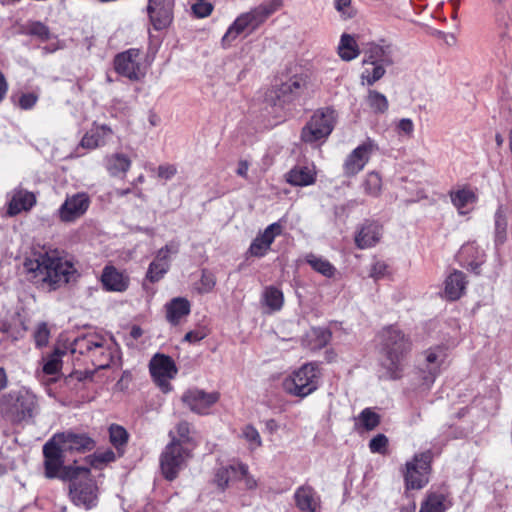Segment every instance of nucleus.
<instances>
[{
	"label": "nucleus",
	"mask_w": 512,
	"mask_h": 512,
	"mask_svg": "<svg viewBox=\"0 0 512 512\" xmlns=\"http://www.w3.org/2000/svg\"><path fill=\"white\" fill-rule=\"evenodd\" d=\"M23 268L29 281L49 291L74 282L78 277L74 264L62 251L45 247L33 250L25 258Z\"/></svg>",
	"instance_id": "1"
},
{
	"label": "nucleus",
	"mask_w": 512,
	"mask_h": 512,
	"mask_svg": "<svg viewBox=\"0 0 512 512\" xmlns=\"http://www.w3.org/2000/svg\"><path fill=\"white\" fill-rule=\"evenodd\" d=\"M380 349L383 355L382 366L386 377L398 379L401 376L407 355L411 351L412 342L400 329L388 326L379 334Z\"/></svg>",
	"instance_id": "2"
},
{
	"label": "nucleus",
	"mask_w": 512,
	"mask_h": 512,
	"mask_svg": "<svg viewBox=\"0 0 512 512\" xmlns=\"http://www.w3.org/2000/svg\"><path fill=\"white\" fill-rule=\"evenodd\" d=\"M283 7L282 0H265L247 12L241 13L228 27L222 44L229 46L239 36H248Z\"/></svg>",
	"instance_id": "3"
},
{
	"label": "nucleus",
	"mask_w": 512,
	"mask_h": 512,
	"mask_svg": "<svg viewBox=\"0 0 512 512\" xmlns=\"http://www.w3.org/2000/svg\"><path fill=\"white\" fill-rule=\"evenodd\" d=\"M71 352L86 355L96 369H105L112 363L115 344L100 334L91 333L76 338Z\"/></svg>",
	"instance_id": "4"
},
{
	"label": "nucleus",
	"mask_w": 512,
	"mask_h": 512,
	"mask_svg": "<svg viewBox=\"0 0 512 512\" xmlns=\"http://www.w3.org/2000/svg\"><path fill=\"white\" fill-rule=\"evenodd\" d=\"M0 410L4 417L13 423L33 418L38 410L36 396L25 389L11 391L1 398Z\"/></svg>",
	"instance_id": "5"
},
{
	"label": "nucleus",
	"mask_w": 512,
	"mask_h": 512,
	"mask_svg": "<svg viewBox=\"0 0 512 512\" xmlns=\"http://www.w3.org/2000/svg\"><path fill=\"white\" fill-rule=\"evenodd\" d=\"M44 475L48 479L72 480L80 473L87 474V468L65 466V453L51 438L43 446Z\"/></svg>",
	"instance_id": "6"
},
{
	"label": "nucleus",
	"mask_w": 512,
	"mask_h": 512,
	"mask_svg": "<svg viewBox=\"0 0 512 512\" xmlns=\"http://www.w3.org/2000/svg\"><path fill=\"white\" fill-rule=\"evenodd\" d=\"M321 372L318 365L308 363L294 371L283 382L284 390L293 396L305 398L319 387Z\"/></svg>",
	"instance_id": "7"
},
{
	"label": "nucleus",
	"mask_w": 512,
	"mask_h": 512,
	"mask_svg": "<svg viewBox=\"0 0 512 512\" xmlns=\"http://www.w3.org/2000/svg\"><path fill=\"white\" fill-rule=\"evenodd\" d=\"M433 456L432 450L428 449L416 453L411 460L405 463L401 472L406 490H420L429 483Z\"/></svg>",
	"instance_id": "8"
},
{
	"label": "nucleus",
	"mask_w": 512,
	"mask_h": 512,
	"mask_svg": "<svg viewBox=\"0 0 512 512\" xmlns=\"http://www.w3.org/2000/svg\"><path fill=\"white\" fill-rule=\"evenodd\" d=\"M191 457V451L182 446L180 441L172 437L171 442L165 447L160 456V468L165 479L174 480L180 470H182L188 459Z\"/></svg>",
	"instance_id": "9"
},
{
	"label": "nucleus",
	"mask_w": 512,
	"mask_h": 512,
	"mask_svg": "<svg viewBox=\"0 0 512 512\" xmlns=\"http://www.w3.org/2000/svg\"><path fill=\"white\" fill-rule=\"evenodd\" d=\"M334 124L335 111L333 109L317 110L302 128L301 139L310 144L324 140L331 134Z\"/></svg>",
	"instance_id": "10"
},
{
	"label": "nucleus",
	"mask_w": 512,
	"mask_h": 512,
	"mask_svg": "<svg viewBox=\"0 0 512 512\" xmlns=\"http://www.w3.org/2000/svg\"><path fill=\"white\" fill-rule=\"evenodd\" d=\"M70 496L72 502L86 510L93 509L98 503V486L94 479L90 477V470L87 474L80 473L76 478L69 480Z\"/></svg>",
	"instance_id": "11"
},
{
	"label": "nucleus",
	"mask_w": 512,
	"mask_h": 512,
	"mask_svg": "<svg viewBox=\"0 0 512 512\" xmlns=\"http://www.w3.org/2000/svg\"><path fill=\"white\" fill-rule=\"evenodd\" d=\"M114 68L118 74L132 81H138L145 76L142 53L139 49L131 48L117 54L114 59Z\"/></svg>",
	"instance_id": "12"
},
{
	"label": "nucleus",
	"mask_w": 512,
	"mask_h": 512,
	"mask_svg": "<svg viewBox=\"0 0 512 512\" xmlns=\"http://www.w3.org/2000/svg\"><path fill=\"white\" fill-rule=\"evenodd\" d=\"M378 149V144L373 139L367 138L347 155L343 163V174L347 177L357 175Z\"/></svg>",
	"instance_id": "13"
},
{
	"label": "nucleus",
	"mask_w": 512,
	"mask_h": 512,
	"mask_svg": "<svg viewBox=\"0 0 512 512\" xmlns=\"http://www.w3.org/2000/svg\"><path fill=\"white\" fill-rule=\"evenodd\" d=\"M149 370L154 382L163 392L171 390L170 380L173 379L178 369L170 356L155 354L149 363Z\"/></svg>",
	"instance_id": "14"
},
{
	"label": "nucleus",
	"mask_w": 512,
	"mask_h": 512,
	"mask_svg": "<svg viewBox=\"0 0 512 512\" xmlns=\"http://www.w3.org/2000/svg\"><path fill=\"white\" fill-rule=\"evenodd\" d=\"M91 204L90 197L85 192L67 195L58 209V217L64 223H72L81 218Z\"/></svg>",
	"instance_id": "15"
},
{
	"label": "nucleus",
	"mask_w": 512,
	"mask_h": 512,
	"mask_svg": "<svg viewBox=\"0 0 512 512\" xmlns=\"http://www.w3.org/2000/svg\"><path fill=\"white\" fill-rule=\"evenodd\" d=\"M307 82L301 76H294L282 83L279 87L271 90L267 99L274 105H284L299 97L306 89Z\"/></svg>",
	"instance_id": "16"
},
{
	"label": "nucleus",
	"mask_w": 512,
	"mask_h": 512,
	"mask_svg": "<svg viewBox=\"0 0 512 512\" xmlns=\"http://www.w3.org/2000/svg\"><path fill=\"white\" fill-rule=\"evenodd\" d=\"M174 0H149L147 13L155 30H163L173 21Z\"/></svg>",
	"instance_id": "17"
},
{
	"label": "nucleus",
	"mask_w": 512,
	"mask_h": 512,
	"mask_svg": "<svg viewBox=\"0 0 512 512\" xmlns=\"http://www.w3.org/2000/svg\"><path fill=\"white\" fill-rule=\"evenodd\" d=\"M57 445L66 454L67 452H85L94 448V441L86 434L64 432L52 437Z\"/></svg>",
	"instance_id": "18"
},
{
	"label": "nucleus",
	"mask_w": 512,
	"mask_h": 512,
	"mask_svg": "<svg viewBox=\"0 0 512 512\" xmlns=\"http://www.w3.org/2000/svg\"><path fill=\"white\" fill-rule=\"evenodd\" d=\"M179 247L176 243H169L162 247L148 267L146 278L152 282H158L169 270V254L178 253Z\"/></svg>",
	"instance_id": "19"
},
{
	"label": "nucleus",
	"mask_w": 512,
	"mask_h": 512,
	"mask_svg": "<svg viewBox=\"0 0 512 512\" xmlns=\"http://www.w3.org/2000/svg\"><path fill=\"white\" fill-rule=\"evenodd\" d=\"M218 400V392L207 393L200 389H190L182 396V401L189 407V409L198 414L207 413L208 409Z\"/></svg>",
	"instance_id": "20"
},
{
	"label": "nucleus",
	"mask_w": 512,
	"mask_h": 512,
	"mask_svg": "<svg viewBox=\"0 0 512 512\" xmlns=\"http://www.w3.org/2000/svg\"><path fill=\"white\" fill-rule=\"evenodd\" d=\"M283 232V225L280 221L268 225L265 230L258 234L249 247V253L255 257L265 256L275 238Z\"/></svg>",
	"instance_id": "21"
},
{
	"label": "nucleus",
	"mask_w": 512,
	"mask_h": 512,
	"mask_svg": "<svg viewBox=\"0 0 512 512\" xmlns=\"http://www.w3.org/2000/svg\"><path fill=\"white\" fill-rule=\"evenodd\" d=\"M9 196L7 208L9 216H16L21 212L30 211L36 204L35 194L21 187L13 189Z\"/></svg>",
	"instance_id": "22"
},
{
	"label": "nucleus",
	"mask_w": 512,
	"mask_h": 512,
	"mask_svg": "<svg viewBox=\"0 0 512 512\" xmlns=\"http://www.w3.org/2000/svg\"><path fill=\"white\" fill-rule=\"evenodd\" d=\"M424 363L422 371L425 374L424 380L427 383H433L441 371V367L446 359V353L443 348H430L424 352Z\"/></svg>",
	"instance_id": "23"
},
{
	"label": "nucleus",
	"mask_w": 512,
	"mask_h": 512,
	"mask_svg": "<svg viewBox=\"0 0 512 512\" xmlns=\"http://www.w3.org/2000/svg\"><path fill=\"white\" fill-rule=\"evenodd\" d=\"M294 501L300 512H316L321 505L320 496L309 485H302L295 490Z\"/></svg>",
	"instance_id": "24"
},
{
	"label": "nucleus",
	"mask_w": 512,
	"mask_h": 512,
	"mask_svg": "<svg viewBox=\"0 0 512 512\" xmlns=\"http://www.w3.org/2000/svg\"><path fill=\"white\" fill-rule=\"evenodd\" d=\"M165 318L173 326L179 325L191 312V303L187 298L175 297L164 306Z\"/></svg>",
	"instance_id": "25"
},
{
	"label": "nucleus",
	"mask_w": 512,
	"mask_h": 512,
	"mask_svg": "<svg viewBox=\"0 0 512 512\" xmlns=\"http://www.w3.org/2000/svg\"><path fill=\"white\" fill-rule=\"evenodd\" d=\"M393 63V48L385 41L370 44L363 60V64H383L384 66H390Z\"/></svg>",
	"instance_id": "26"
},
{
	"label": "nucleus",
	"mask_w": 512,
	"mask_h": 512,
	"mask_svg": "<svg viewBox=\"0 0 512 512\" xmlns=\"http://www.w3.org/2000/svg\"><path fill=\"white\" fill-rule=\"evenodd\" d=\"M101 282L107 291L124 292L129 286V277L114 266H106L101 275Z\"/></svg>",
	"instance_id": "27"
},
{
	"label": "nucleus",
	"mask_w": 512,
	"mask_h": 512,
	"mask_svg": "<svg viewBox=\"0 0 512 512\" xmlns=\"http://www.w3.org/2000/svg\"><path fill=\"white\" fill-rule=\"evenodd\" d=\"M382 235V227L376 222H368L362 226L355 237L356 245L360 249L374 246Z\"/></svg>",
	"instance_id": "28"
},
{
	"label": "nucleus",
	"mask_w": 512,
	"mask_h": 512,
	"mask_svg": "<svg viewBox=\"0 0 512 512\" xmlns=\"http://www.w3.org/2000/svg\"><path fill=\"white\" fill-rule=\"evenodd\" d=\"M314 167L295 166L286 174V181L293 186H308L315 182Z\"/></svg>",
	"instance_id": "29"
},
{
	"label": "nucleus",
	"mask_w": 512,
	"mask_h": 512,
	"mask_svg": "<svg viewBox=\"0 0 512 512\" xmlns=\"http://www.w3.org/2000/svg\"><path fill=\"white\" fill-rule=\"evenodd\" d=\"M466 277L461 271L455 270L445 281V296L449 300L459 299L466 289Z\"/></svg>",
	"instance_id": "30"
},
{
	"label": "nucleus",
	"mask_w": 512,
	"mask_h": 512,
	"mask_svg": "<svg viewBox=\"0 0 512 512\" xmlns=\"http://www.w3.org/2000/svg\"><path fill=\"white\" fill-rule=\"evenodd\" d=\"M112 134V130L105 126H99L88 131L81 140V146L83 148L95 149L103 146L106 143L108 137Z\"/></svg>",
	"instance_id": "31"
},
{
	"label": "nucleus",
	"mask_w": 512,
	"mask_h": 512,
	"mask_svg": "<svg viewBox=\"0 0 512 512\" xmlns=\"http://www.w3.org/2000/svg\"><path fill=\"white\" fill-rule=\"evenodd\" d=\"M450 199L452 204L458 210V213L465 215L469 213V205L476 203L477 195L469 188H462L450 192Z\"/></svg>",
	"instance_id": "32"
},
{
	"label": "nucleus",
	"mask_w": 512,
	"mask_h": 512,
	"mask_svg": "<svg viewBox=\"0 0 512 512\" xmlns=\"http://www.w3.org/2000/svg\"><path fill=\"white\" fill-rule=\"evenodd\" d=\"M337 51L343 61H351L360 55L356 38L347 33L341 35Z\"/></svg>",
	"instance_id": "33"
},
{
	"label": "nucleus",
	"mask_w": 512,
	"mask_h": 512,
	"mask_svg": "<svg viewBox=\"0 0 512 512\" xmlns=\"http://www.w3.org/2000/svg\"><path fill=\"white\" fill-rule=\"evenodd\" d=\"M131 166L128 156L115 153L106 158V169L111 176L125 175Z\"/></svg>",
	"instance_id": "34"
},
{
	"label": "nucleus",
	"mask_w": 512,
	"mask_h": 512,
	"mask_svg": "<svg viewBox=\"0 0 512 512\" xmlns=\"http://www.w3.org/2000/svg\"><path fill=\"white\" fill-rule=\"evenodd\" d=\"M305 261L312 267V269L321 275L331 278L336 272V268L325 258L313 253L305 256Z\"/></svg>",
	"instance_id": "35"
},
{
	"label": "nucleus",
	"mask_w": 512,
	"mask_h": 512,
	"mask_svg": "<svg viewBox=\"0 0 512 512\" xmlns=\"http://www.w3.org/2000/svg\"><path fill=\"white\" fill-rule=\"evenodd\" d=\"M263 302L271 311H279L284 304V296L280 289L268 286L264 289Z\"/></svg>",
	"instance_id": "36"
},
{
	"label": "nucleus",
	"mask_w": 512,
	"mask_h": 512,
	"mask_svg": "<svg viewBox=\"0 0 512 512\" xmlns=\"http://www.w3.org/2000/svg\"><path fill=\"white\" fill-rule=\"evenodd\" d=\"M236 480V463L230 464L228 466H223L217 469L215 472L213 482L217 485V487L223 491L228 487L231 481Z\"/></svg>",
	"instance_id": "37"
},
{
	"label": "nucleus",
	"mask_w": 512,
	"mask_h": 512,
	"mask_svg": "<svg viewBox=\"0 0 512 512\" xmlns=\"http://www.w3.org/2000/svg\"><path fill=\"white\" fill-rule=\"evenodd\" d=\"M366 102L373 112L377 114L385 113L389 107L386 96L376 90L368 91Z\"/></svg>",
	"instance_id": "38"
},
{
	"label": "nucleus",
	"mask_w": 512,
	"mask_h": 512,
	"mask_svg": "<svg viewBox=\"0 0 512 512\" xmlns=\"http://www.w3.org/2000/svg\"><path fill=\"white\" fill-rule=\"evenodd\" d=\"M508 221L503 206H499L495 212V242L503 244L506 240Z\"/></svg>",
	"instance_id": "39"
},
{
	"label": "nucleus",
	"mask_w": 512,
	"mask_h": 512,
	"mask_svg": "<svg viewBox=\"0 0 512 512\" xmlns=\"http://www.w3.org/2000/svg\"><path fill=\"white\" fill-rule=\"evenodd\" d=\"M445 496L438 493H430L422 502L419 512H444Z\"/></svg>",
	"instance_id": "40"
},
{
	"label": "nucleus",
	"mask_w": 512,
	"mask_h": 512,
	"mask_svg": "<svg viewBox=\"0 0 512 512\" xmlns=\"http://www.w3.org/2000/svg\"><path fill=\"white\" fill-rule=\"evenodd\" d=\"M362 187L364 192L372 197H378L382 188V179L377 172H369L366 174Z\"/></svg>",
	"instance_id": "41"
},
{
	"label": "nucleus",
	"mask_w": 512,
	"mask_h": 512,
	"mask_svg": "<svg viewBox=\"0 0 512 512\" xmlns=\"http://www.w3.org/2000/svg\"><path fill=\"white\" fill-rule=\"evenodd\" d=\"M370 66L365 67L362 74V83H366L372 86L375 82L380 80L385 75V67L383 64H369Z\"/></svg>",
	"instance_id": "42"
},
{
	"label": "nucleus",
	"mask_w": 512,
	"mask_h": 512,
	"mask_svg": "<svg viewBox=\"0 0 512 512\" xmlns=\"http://www.w3.org/2000/svg\"><path fill=\"white\" fill-rule=\"evenodd\" d=\"M360 425L367 431L375 429L380 424V416L370 408H365L358 416Z\"/></svg>",
	"instance_id": "43"
},
{
	"label": "nucleus",
	"mask_w": 512,
	"mask_h": 512,
	"mask_svg": "<svg viewBox=\"0 0 512 512\" xmlns=\"http://www.w3.org/2000/svg\"><path fill=\"white\" fill-rule=\"evenodd\" d=\"M241 436L248 443L251 451H254L262 446V439L258 430L252 425H246L242 428Z\"/></svg>",
	"instance_id": "44"
},
{
	"label": "nucleus",
	"mask_w": 512,
	"mask_h": 512,
	"mask_svg": "<svg viewBox=\"0 0 512 512\" xmlns=\"http://www.w3.org/2000/svg\"><path fill=\"white\" fill-rule=\"evenodd\" d=\"M61 355L59 350H55L52 354L48 355L47 358L43 359V372L47 375H55L60 371L61 368Z\"/></svg>",
	"instance_id": "45"
},
{
	"label": "nucleus",
	"mask_w": 512,
	"mask_h": 512,
	"mask_svg": "<svg viewBox=\"0 0 512 512\" xmlns=\"http://www.w3.org/2000/svg\"><path fill=\"white\" fill-rule=\"evenodd\" d=\"M334 8L344 21L354 18L357 14V10L352 6L351 0H335Z\"/></svg>",
	"instance_id": "46"
},
{
	"label": "nucleus",
	"mask_w": 512,
	"mask_h": 512,
	"mask_svg": "<svg viewBox=\"0 0 512 512\" xmlns=\"http://www.w3.org/2000/svg\"><path fill=\"white\" fill-rule=\"evenodd\" d=\"M109 434L110 441L115 448H120L127 443L128 433L123 427L112 425L109 429Z\"/></svg>",
	"instance_id": "47"
},
{
	"label": "nucleus",
	"mask_w": 512,
	"mask_h": 512,
	"mask_svg": "<svg viewBox=\"0 0 512 512\" xmlns=\"http://www.w3.org/2000/svg\"><path fill=\"white\" fill-rule=\"evenodd\" d=\"M236 480H243L245 487L249 490L257 487V481L249 474L248 466L246 464L236 463Z\"/></svg>",
	"instance_id": "48"
},
{
	"label": "nucleus",
	"mask_w": 512,
	"mask_h": 512,
	"mask_svg": "<svg viewBox=\"0 0 512 512\" xmlns=\"http://www.w3.org/2000/svg\"><path fill=\"white\" fill-rule=\"evenodd\" d=\"M216 285V277L209 270L204 269L202 271L200 286L198 287V292L201 294H206L211 292Z\"/></svg>",
	"instance_id": "49"
},
{
	"label": "nucleus",
	"mask_w": 512,
	"mask_h": 512,
	"mask_svg": "<svg viewBox=\"0 0 512 512\" xmlns=\"http://www.w3.org/2000/svg\"><path fill=\"white\" fill-rule=\"evenodd\" d=\"M27 31L30 35L36 36L43 41L50 38L49 28L39 21L29 23L27 25Z\"/></svg>",
	"instance_id": "50"
},
{
	"label": "nucleus",
	"mask_w": 512,
	"mask_h": 512,
	"mask_svg": "<svg viewBox=\"0 0 512 512\" xmlns=\"http://www.w3.org/2000/svg\"><path fill=\"white\" fill-rule=\"evenodd\" d=\"M197 2L191 6L193 15L196 18H205L211 15L214 7L207 0H196Z\"/></svg>",
	"instance_id": "51"
},
{
	"label": "nucleus",
	"mask_w": 512,
	"mask_h": 512,
	"mask_svg": "<svg viewBox=\"0 0 512 512\" xmlns=\"http://www.w3.org/2000/svg\"><path fill=\"white\" fill-rule=\"evenodd\" d=\"M482 255L483 251L474 242L464 244L459 251L460 258L465 260H468L470 257L475 260H481Z\"/></svg>",
	"instance_id": "52"
},
{
	"label": "nucleus",
	"mask_w": 512,
	"mask_h": 512,
	"mask_svg": "<svg viewBox=\"0 0 512 512\" xmlns=\"http://www.w3.org/2000/svg\"><path fill=\"white\" fill-rule=\"evenodd\" d=\"M388 446V438L384 434H377L369 442L372 453L385 454Z\"/></svg>",
	"instance_id": "53"
},
{
	"label": "nucleus",
	"mask_w": 512,
	"mask_h": 512,
	"mask_svg": "<svg viewBox=\"0 0 512 512\" xmlns=\"http://www.w3.org/2000/svg\"><path fill=\"white\" fill-rule=\"evenodd\" d=\"M33 336L37 347L46 346L50 336V332L46 323H40L37 326Z\"/></svg>",
	"instance_id": "54"
},
{
	"label": "nucleus",
	"mask_w": 512,
	"mask_h": 512,
	"mask_svg": "<svg viewBox=\"0 0 512 512\" xmlns=\"http://www.w3.org/2000/svg\"><path fill=\"white\" fill-rule=\"evenodd\" d=\"M207 335V330L204 327H199L195 330L187 332L183 338V341L194 344L203 340Z\"/></svg>",
	"instance_id": "55"
},
{
	"label": "nucleus",
	"mask_w": 512,
	"mask_h": 512,
	"mask_svg": "<svg viewBox=\"0 0 512 512\" xmlns=\"http://www.w3.org/2000/svg\"><path fill=\"white\" fill-rule=\"evenodd\" d=\"M115 460V453L112 450L97 452L93 456L92 465L99 467L101 464H106Z\"/></svg>",
	"instance_id": "56"
},
{
	"label": "nucleus",
	"mask_w": 512,
	"mask_h": 512,
	"mask_svg": "<svg viewBox=\"0 0 512 512\" xmlns=\"http://www.w3.org/2000/svg\"><path fill=\"white\" fill-rule=\"evenodd\" d=\"M177 434L179 436L176 441H180L182 446L184 444H189L191 441V438L189 437L190 434V424L186 421L180 422L176 427Z\"/></svg>",
	"instance_id": "57"
},
{
	"label": "nucleus",
	"mask_w": 512,
	"mask_h": 512,
	"mask_svg": "<svg viewBox=\"0 0 512 512\" xmlns=\"http://www.w3.org/2000/svg\"><path fill=\"white\" fill-rule=\"evenodd\" d=\"M396 129L399 135H405L410 138L414 132V123L409 118H402L398 122Z\"/></svg>",
	"instance_id": "58"
},
{
	"label": "nucleus",
	"mask_w": 512,
	"mask_h": 512,
	"mask_svg": "<svg viewBox=\"0 0 512 512\" xmlns=\"http://www.w3.org/2000/svg\"><path fill=\"white\" fill-rule=\"evenodd\" d=\"M37 100L38 97L34 93H26L20 96L18 104L22 109L28 110L35 106Z\"/></svg>",
	"instance_id": "59"
},
{
	"label": "nucleus",
	"mask_w": 512,
	"mask_h": 512,
	"mask_svg": "<svg viewBox=\"0 0 512 512\" xmlns=\"http://www.w3.org/2000/svg\"><path fill=\"white\" fill-rule=\"evenodd\" d=\"M388 266L383 261L375 262L370 270V276L374 279L382 278L387 272Z\"/></svg>",
	"instance_id": "60"
},
{
	"label": "nucleus",
	"mask_w": 512,
	"mask_h": 512,
	"mask_svg": "<svg viewBox=\"0 0 512 512\" xmlns=\"http://www.w3.org/2000/svg\"><path fill=\"white\" fill-rule=\"evenodd\" d=\"M177 169L174 165L165 164L158 167V177L169 180L175 176Z\"/></svg>",
	"instance_id": "61"
},
{
	"label": "nucleus",
	"mask_w": 512,
	"mask_h": 512,
	"mask_svg": "<svg viewBox=\"0 0 512 512\" xmlns=\"http://www.w3.org/2000/svg\"><path fill=\"white\" fill-rule=\"evenodd\" d=\"M248 169H249V164L247 161L245 160H241L238 164V168L236 170V173L241 176V177H244V178H247V174H248Z\"/></svg>",
	"instance_id": "62"
},
{
	"label": "nucleus",
	"mask_w": 512,
	"mask_h": 512,
	"mask_svg": "<svg viewBox=\"0 0 512 512\" xmlns=\"http://www.w3.org/2000/svg\"><path fill=\"white\" fill-rule=\"evenodd\" d=\"M8 90V85L4 75L0 72V102L4 99Z\"/></svg>",
	"instance_id": "63"
},
{
	"label": "nucleus",
	"mask_w": 512,
	"mask_h": 512,
	"mask_svg": "<svg viewBox=\"0 0 512 512\" xmlns=\"http://www.w3.org/2000/svg\"><path fill=\"white\" fill-rule=\"evenodd\" d=\"M8 384V378L4 368L0 367V391L5 389Z\"/></svg>",
	"instance_id": "64"
}]
</instances>
